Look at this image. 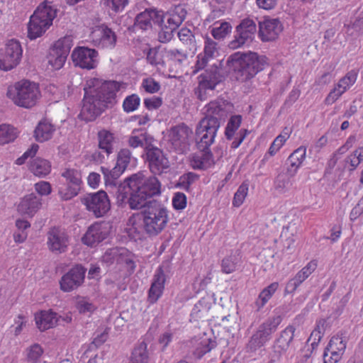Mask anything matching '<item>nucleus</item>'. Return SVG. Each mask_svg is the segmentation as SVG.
<instances>
[{
    "label": "nucleus",
    "mask_w": 363,
    "mask_h": 363,
    "mask_svg": "<svg viewBox=\"0 0 363 363\" xmlns=\"http://www.w3.org/2000/svg\"><path fill=\"white\" fill-rule=\"evenodd\" d=\"M145 178L142 173L131 175L125 179L129 189V208L131 210L146 209L152 201H157L152 198L159 194V180L157 175Z\"/></svg>",
    "instance_id": "nucleus-1"
},
{
    "label": "nucleus",
    "mask_w": 363,
    "mask_h": 363,
    "mask_svg": "<svg viewBox=\"0 0 363 363\" xmlns=\"http://www.w3.org/2000/svg\"><path fill=\"white\" fill-rule=\"evenodd\" d=\"M265 56L254 52H236L226 62L228 72L237 81L246 82L253 79L267 65Z\"/></svg>",
    "instance_id": "nucleus-2"
},
{
    "label": "nucleus",
    "mask_w": 363,
    "mask_h": 363,
    "mask_svg": "<svg viewBox=\"0 0 363 363\" xmlns=\"http://www.w3.org/2000/svg\"><path fill=\"white\" fill-rule=\"evenodd\" d=\"M57 16V9L52 2L45 1L41 3L30 16L28 23L27 36L30 40H35L43 35L52 25Z\"/></svg>",
    "instance_id": "nucleus-3"
},
{
    "label": "nucleus",
    "mask_w": 363,
    "mask_h": 363,
    "mask_svg": "<svg viewBox=\"0 0 363 363\" xmlns=\"http://www.w3.org/2000/svg\"><path fill=\"white\" fill-rule=\"evenodd\" d=\"M6 96L16 106L30 108L37 104L41 94L38 84L21 80L8 87Z\"/></svg>",
    "instance_id": "nucleus-4"
},
{
    "label": "nucleus",
    "mask_w": 363,
    "mask_h": 363,
    "mask_svg": "<svg viewBox=\"0 0 363 363\" xmlns=\"http://www.w3.org/2000/svg\"><path fill=\"white\" fill-rule=\"evenodd\" d=\"M122 83L116 81H105L92 78L87 81L84 90H87L104 107L112 106L116 103V94L121 89Z\"/></svg>",
    "instance_id": "nucleus-5"
},
{
    "label": "nucleus",
    "mask_w": 363,
    "mask_h": 363,
    "mask_svg": "<svg viewBox=\"0 0 363 363\" xmlns=\"http://www.w3.org/2000/svg\"><path fill=\"white\" fill-rule=\"evenodd\" d=\"M192 130L184 123L172 126L166 132L162 131L163 140L169 150L184 154L190 147Z\"/></svg>",
    "instance_id": "nucleus-6"
},
{
    "label": "nucleus",
    "mask_w": 363,
    "mask_h": 363,
    "mask_svg": "<svg viewBox=\"0 0 363 363\" xmlns=\"http://www.w3.org/2000/svg\"><path fill=\"white\" fill-rule=\"evenodd\" d=\"M154 139L146 132L133 130L128 138V143L130 147L137 148L145 147L147 160L152 174H156L159 171V149L152 144Z\"/></svg>",
    "instance_id": "nucleus-7"
},
{
    "label": "nucleus",
    "mask_w": 363,
    "mask_h": 363,
    "mask_svg": "<svg viewBox=\"0 0 363 363\" xmlns=\"http://www.w3.org/2000/svg\"><path fill=\"white\" fill-rule=\"evenodd\" d=\"M281 321L282 317L280 315H274L260 324L246 345L247 352H255L269 342Z\"/></svg>",
    "instance_id": "nucleus-8"
},
{
    "label": "nucleus",
    "mask_w": 363,
    "mask_h": 363,
    "mask_svg": "<svg viewBox=\"0 0 363 363\" xmlns=\"http://www.w3.org/2000/svg\"><path fill=\"white\" fill-rule=\"evenodd\" d=\"M206 116L201 120L203 123L219 128L225 122L228 116L234 111V105L223 99H217L210 101L206 106Z\"/></svg>",
    "instance_id": "nucleus-9"
},
{
    "label": "nucleus",
    "mask_w": 363,
    "mask_h": 363,
    "mask_svg": "<svg viewBox=\"0 0 363 363\" xmlns=\"http://www.w3.org/2000/svg\"><path fill=\"white\" fill-rule=\"evenodd\" d=\"M223 77L220 68L215 64L206 69L198 77L199 84L194 90L197 99L201 101H206L210 96V92L222 82Z\"/></svg>",
    "instance_id": "nucleus-10"
},
{
    "label": "nucleus",
    "mask_w": 363,
    "mask_h": 363,
    "mask_svg": "<svg viewBox=\"0 0 363 363\" xmlns=\"http://www.w3.org/2000/svg\"><path fill=\"white\" fill-rule=\"evenodd\" d=\"M81 201L86 211L97 218L106 216L111 209L108 196L103 190L87 194L82 198Z\"/></svg>",
    "instance_id": "nucleus-11"
},
{
    "label": "nucleus",
    "mask_w": 363,
    "mask_h": 363,
    "mask_svg": "<svg viewBox=\"0 0 363 363\" xmlns=\"http://www.w3.org/2000/svg\"><path fill=\"white\" fill-rule=\"evenodd\" d=\"M257 19L245 18L236 26L233 39L228 43L230 49H238L245 44L251 43L257 33Z\"/></svg>",
    "instance_id": "nucleus-12"
},
{
    "label": "nucleus",
    "mask_w": 363,
    "mask_h": 363,
    "mask_svg": "<svg viewBox=\"0 0 363 363\" xmlns=\"http://www.w3.org/2000/svg\"><path fill=\"white\" fill-rule=\"evenodd\" d=\"M295 331L296 328L290 325L280 332L271 347L267 363H277L281 360L282 355L287 352L294 343Z\"/></svg>",
    "instance_id": "nucleus-13"
},
{
    "label": "nucleus",
    "mask_w": 363,
    "mask_h": 363,
    "mask_svg": "<svg viewBox=\"0 0 363 363\" xmlns=\"http://www.w3.org/2000/svg\"><path fill=\"white\" fill-rule=\"evenodd\" d=\"M23 56V48L20 42L9 40L4 48L0 49V69L9 71L17 67Z\"/></svg>",
    "instance_id": "nucleus-14"
},
{
    "label": "nucleus",
    "mask_w": 363,
    "mask_h": 363,
    "mask_svg": "<svg viewBox=\"0 0 363 363\" xmlns=\"http://www.w3.org/2000/svg\"><path fill=\"white\" fill-rule=\"evenodd\" d=\"M61 176L65 179V184L59 187V195L62 200L67 201L78 195L82 184L80 171L66 168Z\"/></svg>",
    "instance_id": "nucleus-15"
},
{
    "label": "nucleus",
    "mask_w": 363,
    "mask_h": 363,
    "mask_svg": "<svg viewBox=\"0 0 363 363\" xmlns=\"http://www.w3.org/2000/svg\"><path fill=\"white\" fill-rule=\"evenodd\" d=\"M98 52L95 49L84 46L75 48L72 52V60L76 67L91 70L98 65Z\"/></svg>",
    "instance_id": "nucleus-16"
},
{
    "label": "nucleus",
    "mask_w": 363,
    "mask_h": 363,
    "mask_svg": "<svg viewBox=\"0 0 363 363\" xmlns=\"http://www.w3.org/2000/svg\"><path fill=\"white\" fill-rule=\"evenodd\" d=\"M90 38L95 46L104 50H113L117 43L115 31L104 24L96 27L91 32Z\"/></svg>",
    "instance_id": "nucleus-17"
},
{
    "label": "nucleus",
    "mask_w": 363,
    "mask_h": 363,
    "mask_svg": "<svg viewBox=\"0 0 363 363\" xmlns=\"http://www.w3.org/2000/svg\"><path fill=\"white\" fill-rule=\"evenodd\" d=\"M110 233V227L105 222H94L88 227L81 238L82 242L88 247H96L106 239Z\"/></svg>",
    "instance_id": "nucleus-18"
},
{
    "label": "nucleus",
    "mask_w": 363,
    "mask_h": 363,
    "mask_svg": "<svg viewBox=\"0 0 363 363\" xmlns=\"http://www.w3.org/2000/svg\"><path fill=\"white\" fill-rule=\"evenodd\" d=\"M131 152L128 149H121L118 153L116 166L109 170L108 168L101 167V171L104 176L105 183L112 184L126 169L130 163Z\"/></svg>",
    "instance_id": "nucleus-19"
},
{
    "label": "nucleus",
    "mask_w": 363,
    "mask_h": 363,
    "mask_svg": "<svg viewBox=\"0 0 363 363\" xmlns=\"http://www.w3.org/2000/svg\"><path fill=\"white\" fill-rule=\"evenodd\" d=\"M86 269L76 265L65 274L60 280V289L64 292H71L79 288L84 281Z\"/></svg>",
    "instance_id": "nucleus-20"
},
{
    "label": "nucleus",
    "mask_w": 363,
    "mask_h": 363,
    "mask_svg": "<svg viewBox=\"0 0 363 363\" xmlns=\"http://www.w3.org/2000/svg\"><path fill=\"white\" fill-rule=\"evenodd\" d=\"M257 22L259 26L258 36L263 42L276 40L282 30V24L277 18L264 17Z\"/></svg>",
    "instance_id": "nucleus-21"
},
{
    "label": "nucleus",
    "mask_w": 363,
    "mask_h": 363,
    "mask_svg": "<svg viewBox=\"0 0 363 363\" xmlns=\"http://www.w3.org/2000/svg\"><path fill=\"white\" fill-rule=\"evenodd\" d=\"M106 107L94 98L87 90H84L83 105L79 113V117L85 121H94Z\"/></svg>",
    "instance_id": "nucleus-22"
},
{
    "label": "nucleus",
    "mask_w": 363,
    "mask_h": 363,
    "mask_svg": "<svg viewBox=\"0 0 363 363\" xmlns=\"http://www.w3.org/2000/svg\"><path fill=\"white\" fill-rule=\"evenodd\" d=\"M145 233L157 235L159 229V202L152 201L141 213Z\"/></svg>",
    "instance_id": "nucleus-23"
},
{
    "label": "nucleus",
    "mask_w": 363,
    "mask_h": 363,
    "mask_svg": "<svg viewBox=\"0 0 363 363\" xmlns=\"http://www.w3.org/2000/svg\"><path fill=\"white\" fill-rule=\"evenodd\" d=\"M218 129L211 125L203 124L200 121L196 129V146L199 150L209 149V147L214 143Z\"/></svg>",
    "instance_id": "nucleus-24"
},
{
    "label": "nucleus",
    "mask_w": 363,
    "mask_h": 363,
    "mask_svg": "<svg viewBox=\"0 0 363 363\" xmlns=\"http://www.w3.org/2000/svg\"><path fill=\"white\" fill-rule=\"evenodd\" d=\"M47 244L52 252H65L69 245V236L64 230L52 228L48 233Z\"/></svg>",
    "instance_id": "nucleus-25"
},
{
    "label": "nucleus",
    "mask_w": 363,
    "mask_h": 363,
    "mask_svg": "<svg viewBox=\"0 0 363 363\" xmlns=\"http://www.w3.org/2000/svg\"><path fill=\"white\" fill-rule=\"evenodd\" d=\"M160 65L164 68L163 74L166 69L169 72V77H172L171 73L174 72L183 60L184 55L178 50H167L164 48L160 51Z\"/></svg>",
    "instance_id": "nucleus-26"
},
{
    "label": "nucleus",
    "mask_w": 363,
    "mask_h": 363,
    "mask_svg": "<svg viewBox=\"0 0 363 363\" xmlns=\"http://www.w3.org/2000/svg\"><path fill=\"white\" fill-rule=\"evenodd\" d=\"M219 54V48L218 43L209 37L205 38L203 55L199 54L197 56V61L195 65L196 70L197 72L203 69L208 62L211 60L215 59Z\"/></svg>",
    "instance_id": "nucleus-27"
},
{
    "label": "nucleus",
    "mask_w": 363,
    "mask_h": 363,
    "mask_svg": "<svg viewBox=\"0 0 363 363\" xmlns=\"http://www.w3.org/2000/svg\"><path fill=\"white\" fill-rule=\"evenodd\" d=\"M59 318L58 314L51 309L40 311L34 315L36 327L41 332L55 328Z\"/></svg>",
    "instance_id": "nucleus-28"
},
{
    "label": "nucleus",
    "mask_w": 363,
    "mask_h": 363,
    "mask_svg": "<svg viewBox=\"0 0 363 363\" xmlns=\"http://www.w3.org/2000/svg\"><path fill=\"white\" fill-rule=\"evenodd\" d=\"M126 232L128 236L135 240H142L145 234L143 222V215L140 213H133L126 225Z\"/></svg>",
    "instance_id": "nucleus-29"
},
{
    "label": "nucleus",
    "mask_w": 363,
    "mask_h": 363,
    "mask_svg": "<svg viewBox=\"0 0 363 363\" xmlns=\"http://www.w3.org/2000/svg\"><path fill=\"white\" fill-rule=\"evenodd\" d=\"M41 207V201L35 194H30L24 196L17 206L21 215L33 217Z\"/></svg>",
    "instance_id": "nucleus-30"
},
{
    "label": "nucleus",
    "mask_w": 363,
    "mask_h": 363,
    "mask_svg": "<svg viewBox=\"0 0 363 363\" xmlns=\"http://www.w3.org/2000/svg\"><path fill=\"white\" fill-rule=\"evenodd\" d=\"M159 12L155 9H145L138 14L135 18L134 27L137 29L147 30L152 27V23L157 21Z\"/></svg>",
    "instance_id": "nucleus-31"
},
{
    "label": "nucleus",
    "mask_w": 363,
    "mask_h": 363,
    "mask_svg": "<svg viewBox=\"0 0 363 363\" xmlns=\"http://www.w3.org/2000/svg\"><path fill=\"white\" fill-rule=\"evenodd\" d=\"M213 164V154L210 149L199 150L191 159V165L194 169H206Z\"/></svg>",
    "instance_id": "nucleus-32"
},
{
    "label": "nucleus",
    "mask_w": 363,
    "mask_h": 363,
    "mask_svg": "<svg viewBox=\"0 0 363 363\" xmlns=\"http://www.w3.org/2000/svg\"><path fill=\"white\" fill-rule=\"evenodd\" d=\"M306 148L305 147H299L295 150L288 157L285 165L286 170L291 174H296L298 169L301 166L306 158Z\"/></svg>",
    "instance_id": "nucleus-33"
},
{
    "label": "nucleus",
    "mask_w": 363,
    "mask_h": 363,
    "mask_svg": "<svg viewBox=\"0 0 363 363\" xmlns=\"http://www.w3.org/2000/svg\"><path fill=\"white\" fill-rule=\"evenodd\" d=\"M55 132V127L46 120L40 121L34 130V137L39 143L50 140Z\"/></svg>",
    "instance_id": "nucleus-34"
},
{
    "label": "nucleus",
    "mask_w": 363,
    "mask_h": 363,
    "mask_svg": "<svg viewBox=\"0 0 363 363\" xmlns=\"http://www.w3.org/2000/svg\"><path fill=\"white\" fill-rule=\"evenodd\" d=\"M296 174H291L289 172H282L278 174L274 182V186L277 191L284 194L289 191L294 184V177Z\"/></svg>",
    "instance_id": "nucleus-35"
},
{
    "label": "nucleus",
    "mask_w": 363,
    "mask_h": 363,
    "mask_svg": "<svg viewBox=\"0 0 363 363\" xmlns=\"http://www.w3.org/2000/svg\"><path fill=\"white\" fill-rule=\"evenodd\" d=\"M99 147L108 155L113 152L116 138L114 134L107 130H101L98 133Z\"/></svg>",
    "instance_id": "nucleus-36"
},
{
    "label": "nucleus",
    "mask_w": 363,
    "mask_h": 363,
    "mask_svg": "<svg viewBox=\"0 0 363 363\" xmlns=\"http://www.w3.org/2000/svg\"><path fill=\"white\" fill-rule=\"evenodd\" d=\"M29 169L35 176L43 177L50 174L51 164L48 160L37 157L30 162Z\"/></svg>",
    "instance_id": "nucleus-37"
},
{
    "label": "nucleus",
    "mask_w": 363,
    "mask_h": 363,
    "mask_svg": "<svg viewBox=\"0 0 363 363\" xmlns=\"http://www.w3.org/2000/svg\"><path fill=\"white\" fill-rule=\"evenodd\" d=\"M279 288L278 282H273L262 289L255 301V306L257 311H260L268 301L272 297Z\"/></svg>",
    "instance_id": "nucleus-38"
},
{
    "label": "nucleus",
    "mask_w": 363,
    "mask_h": 363,
    "mask_svg": "<svg viewBox=\"0 0 363 363\" xmlns=\"http://www.w3.org/2000/svg\"><path fill=\"white\" fill-rule=\"evenodd\" d=\"M241 264V257L238 252L231 253L229 256L222 260V272L225 274H230L235 272Z\"/></svg>",
    "instance_id": "nucleus-39"
},
{
    "label": "nucleus",
    "mask_w": 363,
    "mask_h": 363,
    "mask_svg": "<svg viewBox=\"0 0 363 363\" xmlns=\"http://www.w3.org/2000/svg\"><path fill=\"white\" fill-rule=\"evenodd\" d=\"M149 355L147 350V345L141 342L133 350L129 363H148Z\"/></svg>",
    "instance_id": "nucleus-40"
},
{
    "label": "nucleus",
    "mask_w": 363,
    "mask_h": 363,
    "mask_svg": "<svg viewBox=\"0 0 363 363\" xmlns=\"http://www.w3.org/2000/svg\"><path fill=\"white\" fill-rule=\"evenodd\" d=\"M242 121L241 115H230L225 128V136L228 140H232L240 128Z\"/></svg>",
    "instance_id": "nucleus-41"
},
{
    "label": "nucleus",
    "mask_w": 363,
    "mask_h": 363,
    "mask_svg": "<svg viewBox=\"0 0 363 363\" xmlns=\"http://www.w3.org/2000/svg\"><path fill=\"white\" fill-rule=\"evenodd\" d=\"M72 45V37L70 35H66L57 40L54 43L51 49L57 52H59L60 54L67 57Z\"/></svg>",
    "instance_id": "nucleus-42"
},
{
    "label": "nucleus",
    "mask_w": 363,
    "mask_h": 363,
    "mask_svg": "<svg viewBox=\"0 0 363 363\" xmlns=\"http://www.w3.org/2000/svg\"><path fill=\"white\" fill-rule=\"evenodd\" d=\"M18 135L17 130L10 125H0V144L13 141Z\"/></svg>",
    "instance_id": "nucleus-43"
},
{
    "label": "nucleus",
    "mask_w": 363,
    "mask_h": 363,
    "mask_svg": "<svg viewBox=\"0 0 363 363\" xmlns=\"http://www.w3.org/2000/svg\"><path fill=\"white\" fill-rule=\"evenodd\" d=\"M44 353V350L38 343H34L26 350V360L30 363H38Z\"/></svg>",
    "instance_id": "nucleus-44"
},
{
    "label": "nucleus",
    "mask_w": 363,
    "mask_h": 363,
    "mask_svg": "<svg viewBox=\"0 0 363 363\" xmlns=\"http://www.w3.org/2000/svg\"><path fill=\"white\" fill-rule=\"evenodd\" d=\"M133 257L134 255L128 250L121 249L119 252L117 262L121 264H125L127 267V271L129 273H133L136 267Z\"/></svg>",
    "instance_id": "nucleus-45"
},
{
    "label": "nucleus",
    "mask_w": 363,
    "mask_h": 363,
    "mask_svg": "<svg viewBox=\"0 0 363 363\" xmlns=\"http://www.w3.org/2000/svg\"><path fill=\"white\" fill-rule=\"evenodd\" d=\"M76 308L81 314L90 315L96 309V306L85 297H79L76 302Z\"/></svg>",
    "instance_id": "nucleus-46"
},
{
    "label": "nucleus",
    "mask_w": 363,
    "mask_h": 363,
    "mask_svg": "<svg viewBox=\"0 0 363 363\" xmlns=\"http://www.w3.org/2000/svg\"><path fill=\"white\" fill-rule=\"evenodd\" d=\"M67 57L60 54L59 52H57L51 49L48 57V64L50 65L52 69L59 70L64 66Z\"/></svg>",
    "instance_id": "nucleus-47"
},
{
    "label": "nucleus",
    "mask_w": 363,
    "mask_h": 363,
    "mask_svg": "<svg viewBox=\"0 0 363 363\" xmlns=\"http://www.w3.org/2000/svg\"><path fill=\"white\" fill-rule=\"evenodd\" d=\"M216 342L211 339H206L200 342L198 347L195 349L194 352V355L198 358L201 359L204 354L209 352L212 349L216 347Z\"/></svg>",
    "instance_id": "nucleus-48"
},
{
    "label": "nucleus",
    "mask_w": 363,
    "mask_h": 363,
    "mask_svg": "<svg viewBox=\"0 0 363 363\" xmlns=\"http://www.w3.org/2000/svg\"><path fill=\"white\" fill-rule=\"evenodd\" d=\"M232 26L230 23L224 21L220 23L219 26L213 27L211 31L212 36L216 40L223 39L231 32Z\"/></svg>",
    "instance_id": "nucleus-49"
},
{
    "label": "nucleus",
    "mask_w": 363,
    "mask_h": 363,
    "mask_svg": "<svg viewBox=\"0 0 363 363\" xmlns=\"http://www.w3.org/2000/svg\"><path fill=\"white\" fill-rule=\"evenodd\" d=\"M140 104V97L137 94H133L125 98L123 102V108L125 112L130 113L138 109Z\"/></svg>",
    "instance_id": "nucleus-50"
},
{
    "label": "nucleus",
    "mask_w": 363,
    "mask_h": 363,
    "mask_svg": "<svg viewBox=\"0 0 363 363\" xmlns=\"http://www.w3.org/2000/svg\"><path fill=\"white\" fill-rule=\"evenodd\" d=\"M346 337L343 336L342 334H337L331 337L327 346L344 353L346 349Z\"/></svg>",
    "instance_id": "nucleus-51"
},
{
    "label": "nucleus",
    "mask_w": 363,
    "mask_h": 363,
    "mask_svg": "<svg viewBox=\"0 0 363 363\" xmlns=\"http://www.w3.org/2000/svg\"><path fill=\"white\" fill-rule=\"evenodd\" d=\"M248 184L246 182H243L241 184V185L238 187L237 191L235 193L233 200V205L235 207H239L240 206L245 199L246 196L247 195L248 192Z\"/></svg>",
    "instance_id": "nucleus-52"
},
{
    "label": "nucleus",
    "mask_w": 363,
    "mask_h": 363,
    "mask_svg": "<svg viewBox=\"0 0 363 363\" xmlns=\"http://www.w3.org/2000/svg\"><path fill=\"white\" fill-rule=\"evenodd\" d=\"M186 14V11L182 9L180 12L172 14L167 20V27L171 29H177L184 21Z\"/></svg>",
    "instance_id": "nucleus-53"
},
{
    "label": "nucleus",
    "mask_w": 363,
    "mask_h": 363,
    "mask_svg": "<svg viewBox=\"0 0 363 363\" xmlns=\"http://www.w3.org/2000/svg\"><path fill=\"white\" fill-rule=\"evenodd\" d=\"M343 354L327 346L323 355V362L324 363H337L340 360Z\"/></svg>",
    "instance_id": "nucleus-54"
},
{
    "label": "nucleus",
    "mask_w": 363,
    "mask_h": 363,
    "mask_svg": "<svg viewBox=\"0 0 363 363\" xmlns=\"http://www.w3.org/2000/svg\"><path fill=\"white\" fill-rule=\"evenodd\" d=\"M102 4L106 8L111 9L115 13L122 11L128 5V0H101Z\"/></svg>",
    "instance_id": "nucleus-55"
},
{
    "label": "nucleus",
    "mask_w": 363,
    "mask_h": 363,
    "mask_svg": "<svg viewBox=\"0 0 363 363\" xmlns=\"http://www.w3.org/2000/svg\"><path fill=\"white\" fill-rule=\"evenodd\" d=\"M160 294H162L164 284L169 281L172 274L170 270V262L169 260L163 261L162 265L160 266Z\"/></svg>",
    "instance_id": "nucleus-56"
},
{
    "label": "nucleus",
    "mask_w": 363,
    "mask_h": 363,
    "mask_svg": "<svg viewBox=\"0 0 363 363\" xmlns=\"http://www.w3.org/2000/svg\"><path fill=\"white\" fill-rule=\"evenodd\" d=\"M357 78V72L352 69L347 73L338 82L339 86L347 91L352 85H353Z\"/></svg>",
    "instance_id": "nucleus-57"
},
{
    "label": "nucleus",
    "mask_w": 363,
    "mask_h": 363,
    "mask_svg": "<svg viewBox=\"0 0 363 363\" xmlns=\"http://www.w3.org/2000/svg\"><path fill=\"white\" fill-rule=\"evenodd\" d=\"M177 35L179 40L189 47H194L195 45V37L191 30L187 28H182L178 33Z\"/></svg>",
    "instance_id": "nucleus-58"
},
{
    "label": "nucleus",
    "mask_w": 363,
    "mask_h": 363,
    "mask_svg": "<svg viewBox=\"0 0 363 363\" xmlns=\"http://www.w3.org/2000/svg\"><path fill=\"white\" fill-rule=\"evenodd\" d=\"M286 140V139L285 136L282 135H278L271 144L267 153L264 156V160H267L268 155L274 156L283 146Z\"/></svg>",
    "instance_id": "nucleus-59"
},
{
    "label": "nucleus",
    "mask_w": 363,
    "mask_h": 363,
    "mask_svg": "<svg viewBox=\"0 0 363 363\" xmlns=\"http://www.w3.org/2000/svg\"><path fill=\"white\" fill-rule=\"evenodd\" d=\"M159 272H155L154 276V282L152 284L148 293V301L150 303L157 302L159 298Z\"/></svg>",
    "instance_id": "nucleus-60"
},
{
    "label": "nucleus",
    "mask_w": 363,
    "mask_h": 363,
    "mask_svg": "<svg viewBox=\"0 0 363 363\" xmlns=\"http://www.w3.org/2000/svg\"><path fill=\"white\" fill-rule=\"evenodd\" d=\"M345 91H346L343 88H340L339 86V84H337V85L330 91V93L325 99V103L328 105L333 104Z\"/></svg>",
    "instance_id": "nucleus-61"
},
{
    "label": "nucleus",
    "mask_w": 363,
    "mask_h": 363,
    "mask_svg": "<svg viewBox=\"0 0 363 363\" xmlns=\"http://www.w3.org/2000/svg\"><path fill=\"white\" fill-rule=\"evenodd\" d=\"M116 203L121 207H124L126 204L129 205V189L127 187V184L125 182L123 189L118 191Z\"/></svg>",
    "instance_id": "nucleus-62"
},
{
    "label": "nucleus",
    "mask_w": 363,
    "mask_h": 363,
    "mask_svg": "<svg viewBox=\"0 0 363 363\" xmlns=\"http://www.w3.org/2000/svg\"><path fill=\"white\" fill-rule=\"evenodd\" d=\"M27 318L23 315L19 314L14 320V324L12 325L13 328V333L16 336L19 335L23 328L26 325Z\"/></svg>",
    "instance_id": "nucleus-63"
},
{
    "label": "nucleus",
    "mask_w": 363,
    "mask_h": 363,
    "mask_svg": "<svg viewBox=\"0 0 363 363\" xmlns=\"http://www.w3.org/2000/svg\"><path fill=\"white\" fill-rule=\"evenodd\" d=\"M173 207L177 210H182L186 206V196L184 193L177 192L172 199Z\"/></svg>",
    "instance_id": "nucleus-64"
}]
</instances>
